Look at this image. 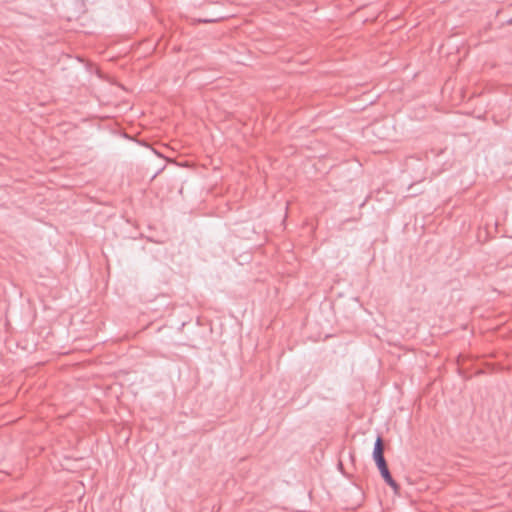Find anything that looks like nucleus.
<instances>
[{
    "instance_id": "obj_1",
    "label": "nucleus",
    "mask_w": 512,
    "mask_h": 512,
    "mask_svg": "<svg viewBox=\"0 0 512 512\" xmlns=\"http://www.w3.org/2000/svg\"><path fill=\"white\" fill-rule=\"evenodd\" d=\"M372 456H373L375 463L385 460L384 442H383V438L380 435L376 438Z\"/></svg>"
},
{
    "instance_id": "obj_4",
    "label": "nucleus",
    "mask_w": 512,
    "mask_h": 512,
    "mask_svg": "<svg viewBox=\"0 0 512 512\" xmlns=\"http://www.w3.org/2000/svg\"><path fill=\"white\" fill-rule=\"evenodd\" d=\"M218 19H198L196 20V22L198 23H212V22H216Z\"/></svg>"
},
{
    "instance_id": "obj_3",
    "label": "nucleus",
    "mask_w": 512,
    "mask_h": 512,
    "mask_svg": "<svg viewBox=\"0 0 512 512\" xmlns=\"http://www.w3.org/2000/svg\"><path fill=\"white\" fill-rule=\"evenodd\" d=\"M375 464H376L377 468L379 469L380 473L384 472V471H387L389 469L386 460L380 461V462H376Z\"/></svg>"
},
{
    "instance_id": "obj_2",
    "label": "nucleus",
    "mask_w": 512,
    "mask_h": 512,
    "mask_svg": "<svg viewBox=\"0 0 512 512\" xmlns=\"http://www.w3.org/2000/svg\"><path fill=\"white\" fill-rule=\"evenodd\" d=\"M384 481L387 485H389L395 492H397L400 488L398 483L393 479L389 469L387 471L380 473Z\"/></svg>"
}]
</instances>
